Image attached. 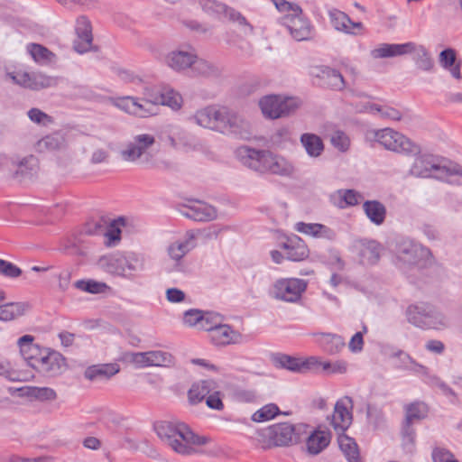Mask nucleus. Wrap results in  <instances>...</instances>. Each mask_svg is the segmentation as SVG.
Returning <instances> with one entry per match:
<instances>
[{"label": "nucleus", "instance_id": "nucleus-1", "mask_svg": "<svg viewBox=\"0 0 462 462\" xmlns=\"http://www.w3.org/2000/svg\"><path fill=\"white\" fill-rule=\"evenodd\" d=\"M192 119L198 125L223 134H241L248 128V122L238 113L218 105L198 109Z\"/></svg>", "mask_w": 462, "mask_h": 462}, {"label": "nucleus", "instance_id": "nucleus-2", "mask_svg": "<svg viewBox=\"0 0 462 462\" xmlns=\"http://www.w3.org/2000/svg\"><path fill=\"white\" fill-rule=\"evenodd\" d=\"M33 341L32 335H24L17 341L20 353L28 365L47 376L60 374L66 365L65 358L56 351L41 349Z\"/></svg>", "mask_w": 462, "mask_h": 462}, {"label": "nucleus", "instance_id": "nucleus-3", "mask_svg": "<svg viewBox=\"0 0 462 462\" xmlns=\"http://www.w3.org/2000/svg\"><path fill=\"white\" fill-rule=\"evenodd\" d=\"M308 425L279 422L272 424L256 432V439L263 449L288 448L301 441L303 433H307Z\"/></svg>", "mask_w": 462, "mask_h": 462}, {"label": "nucleus", "instance_id": "nucleus-4", "mask_svg": "<svg viewBox=\"0 0 462 462\" xmlns=\"http://www.w3.org/2000/svg\"><path fill=\"white\" fill-rule=\"evenodd\" d=\"M154 429L162 441L181 455H189L194 450L189 444H205L204 438L196 436L184 423L160 421Z\"/></svg>", "mask_w": 462, "mask_h": 462}, {"label": "nucleus", "instance_id": "nucleus-5", "mask_svg": "<svg viewBox=\"0 0 462 462\" xmlns=\"http://www.w3.org/2000/svg\"><path fill=\"white\" fill-rule=\"evenodd\" d=\"M370 134L374 141L387 151L408 157L416 155L420 151L419 144L393 128L385 127L373 130Z\"/></svg>", "mask_w": 462, "mask_h": 462}, {"label": "nucleus", "instance_id": "nucleus-6", "mask_svg": "<svg viewBox=\"0 0 462 462\" xmlns=\"http://www.w3.org/2000/svg\"><path fill=\"white\" fill-rule=\"evenodd\" d=\"M408 321L421 329H442L448 327L447 317L433 305L420 302L410 305L406 310Z\"/></svg>", "mask_w": 462, "mask_h": 462}, {"label": "nucleus", "instance_id": "nucleus-7", "mask_svg": "<svg viewBox=\"0 0 462 462\" xmlns=\"http://www.w3.org/2000/svg\"><path fill=\"white\" fill-rule=\"evenodd\" d=\"M199 5L208 15L220 19L222 16L236 23L244 36L254 33V27L246 18L238 11L217 0H197Z\"/></svg>", "mask_w": 462, "mask_h": 462}, {"label": "nucleus", "instance_id": "nucleus-8", "mask_svg": "<svg viewBox=\"0 0 462 462\" xmlns=\"http://www.w3.org/2000/svg\"><path fill=\"white\" fill-rule=\"evenodd\" d=\"M414 160L409 169V174L415 178H435L441 180L446 164L441 160L430 153L413 155Z\"/></svg>", "mask_w": 462, "mask_h": 462}, {"label": "nucleus", "instance_id": "nucleus-9", "mask_svg": "<svg viewBox=\"0 0 462 462\" xmlns=\"http://www.w3.org/2000/svg\"><path fill=\"white\" fill-rule=\"evenodd\" d=\"M155 143V137L150 134H140L133 137L121 150V158L127 162H148L150 149Z\"/></svg>", "mask_w": 462, "mask_h": 462}, {"label": "nucleus", "instance_id": "nucleus-10", "mask_svg": "<svg viewBox=\"0 0 462 462\" xmlns=\"http://www.w3.org/2000/svg\"><path fill=\"white\" fill-rule=\"evenodd\" d=\"M6 76L12 79L14 84L35 91L53 88L57 86L59 82L57 77L49 76L42 72L30 73L23 69L7 72Z\"/></svg>", "mask_w": 462, "mask_h": 462}, {"label": "nucleus", "instance_id": "nucleus-11", "mask_svg": "<svg viewBox=\"0 0 462 462\" xmlns=\"http://www.w3.org/2000/svg\"><path fill=\"white\" fill-rule=\"evenodd\" d=\"M259 106L265 117L276 119L293 113L298 108L299 103L292 97L269 95L260 99Z\"/></svg>", "mask_w": 462, "mask_h": 462}, {"label": "nucleus", "instance_id": "nucleus-12", "mask_svg": "<svg viewBox=\"0 0 462 462\" xmlns=\"http://www.w3.org/2000/svg\"><path fill=\"white\" fill-rule=\"evenodd\" d=\"M124 360L134 364L138 368L170 366L174 363V357L171 354L161 350L125 353Z\"/></svg>", "mask_w": 462, "mask_h": 462}, {"label": "nucleus", "instance_id": "nucleus-13", "mask_svg": "<svg viewBox=\"0 0 462 462\" xmlns=\"http://www.w3.org/2000/svg\"><path fill=\"white\" fill-rule=\"evenodd\" d=\"M281 23L296 41H309L312 37L313 26L302 10L300 14H284L281 18Z\"/></svg>", "mask_w": 462, "mask_h": 462}, {"label": "nucleus", "instance_id": "nucleus-14", "mask_svg": "<svg viewBox=\"0 0 462 462\" xmlns=\"http://www.w3.org/2000/svg\"><path fill=\"white\" fill-rule=\"evenodd\" d=\"M307 289V282L298 278H282L275 282L273 293L276 299L296 302Z\"/></svg>", "mask_w": 462, "mask_h": 462}, {"label": "nucleus", "instance_id": "nucleus-15", "mask_svg": "<svg viewBox=\"0 0 462 462\" xmlns=\"http://www.w3.org/2000/svg\"><path fill=\"white\" fill-rule=\"evenodd\" d=\"M431 257L429 248L411 241L402 242L398 248V258L404 263L422 266Z\"/></svg>", "mask_w": 462, "mask_h": 462}, {"label": "nucleus", "instance_id": "nucleus-16", "mask_svg": "<svg viewBox=\"0 0 462 462\" xmlns=\"http://www.w3.org/2000/svg\"><path fill=\"white\" fill-rule=\"evenodd\" d=\"M196 50L188 45L168 52L165 55L164 61L172 70L181 72L191 68L192 63L196 61Z\"/></svg>", "mask_w": 462, "mask_h": 462}, {"label": "nucleus", "instance_id": "nucleus-17", "mask_svg": "<svg viewBox=\"0 0 462 462\" xmlns=\"http://www.w3.org/2000/svg\"><path fill=\"white\" fill-rule=\"evenodd\" d=\"M75 33L77 38L73 42V49L79 54L90 51L93 42L92 24L89 18L81 14L75 21Z\"/></svg>", "mask_w": 462, "mask_h": 462}, {"label": "nucleus", "instance_id": "nucleus-18", "mask_svg": "<svg viewBox=\"0 0 462 462\" xmlns=\"http://www.w3.org/2000/svg\"><path fill=\"white\" fill-rule=\"evenodd\" d=\"M329 23L337 31L349 35L362 34L364 25L360 22H353L343 11L337 8H330L328 11Z\"/></svg>", "mask_w": 462, "mask_h": 462}, {"label": "nucleus", "instance_id": "nucleus-19", "mask_svg": "<svg viewBox=\"0 0 462 462\" xmlns=\"http://www.w3.org/2000/svg\"><path fill=\"white\" fill-rule=\"evenodd\" d=\"M210 342L217 347L239 345L245 342V336L228 324L220 323L211 331Z\"/></svg>", "mask_w": 462, "mask_h": 462}, {"label": "nucleus", "instance_id": "nucleus-20", "mask_svg": "<svg viewBox=\"0 0 462 462\" xmlns=\"http://www.w3.org/2000/svg\"><path fill=\"white\" fill-rule=\"evenodd\" d=\"M273 360L275 366L285 368L292 372L314 370L319 364V359L316 356L299 358L284 354H278L274 356Z\"/></svg>", "mask_w": 462, "mask_h": 462}, {"label": "nucleus", "instance_id": "nucleus-21", "mask_svg": "<svg viewBox=\"0 0 462 462\" xmlns=\"http://www.w3.org/2000/svg\"><path fill=\"white\" fill-rule=\"evenodd\" d=\"M348 406L352 407V401L348 397L337 401L335 404L331 425L337 434L345 433L352 423V412Z\"/></svg>", "mask_w": 462, "mask_h": 462}, {"label": "nucleus", "instance_id": "nucleus-22", "mask_svg": "<svg viewBox=\"0 0 462 462\" xmlns=\"http://www.w3.org/2000/svg\"><path fill=\"white\" fill-rule=\"evenodd\" d=\"M310 75L320 80L319 84L335 90L345 88V80L342 74L337 69L327 66H313L310 69Z\"/></svg>", "mask_w": 462, "mask_h": 462}, {"label": "nucleus", "instance_id": "nucleus-23", "mask_svg": "<svg viewBox=\"0 0 462 462\" xmlns=\"http://www.w3.org/2000/svg\"><path fill=\"white\" fill-rule=\"evenodd\" d=\"M120 366L116 363L93 365L86 368L84 376L91 382L106 381L119 373Z\"/></svg>", "mask_w": 462, "mask_h": 462}, {"label": "nucleus", "instance_id": "nucleus-24", "mask_svg": "<svg viewBox=\"0 0 462 462\" xmlns=\"http://www.w3.org/2000/svg\"><path fill=\"white\" fill-rule=\"evenodd\" d=\"M219 388L217 383L213 379L199 380L192 383L188 391V400L192 405L201 402L211 392Z\"/></svg>", "mask_w": 462, "mask_h": 462}, {"label": "nucleus", "instance_id": "nucleus-25", "mask_svg": "<svg viewBox=\"0 0 462 462\" xmlns=\"http://www.w3.org/2000/svg\"><path fill=\"white\" fill-rule=\"evenodd\" d=\"M282 248L286 251V258L290 261L300 262L309 256L308 246L298 236L288 237L287 241L282 245Z\"/></svg>", "mask_w": 462, "mask_h": 462}, {"label": "nucleus", "instance_id": "nucleus-26", "mask_svg": "<svg viewBox=\"0 0 462 462\" xmlns=\"http://www.w3.org/2000/svg\"><path fill=\"white\" fill-rule=\"evenodd\" d=\"M183 215L195 221H210L216 218L217 210L207 203L195 201L186 207Z\"/></svg>", "mask_w": 462, "mask_h": 462}, {"label": "nucleus", "instance_id": "nucleus-27", "mask_svg": "<svg viewBox=\"0 0 462 462\" xmlns=\"http://www.w3.org/2000/svg\"><path fill=\"white\" fill-rule=\"evenodd\" d=\"M196 247L195 233L189 230L186 233L184 241H176L171 243L167 249L168 255L171 259L179 262L180 261L190 250Z\"/></svg>", "mask_w": 462, "mask_h": 462}, {"label": "nucleus", "instance_id": "nucleus-28", "mask_svg": "<svg viewBox=\"0 0 462 462\" xmlns=\"http://www.w3.org/2000/svg\"><path fill=\"white\" fill-rule=\"evenodd\" d=\"M164 140L174 149H190L194 147L192 136L180 126H171L168 130Z\"/></svg>", "mask_w": 462, "mask_h": 462}, {"label": "nucleus", "instance_id": "nucleus-29", "mask_svg": "<svg viewBox=\"0 0 462 462\" xmlns=\"http://www.w3.org/2000/svg\"><path fill=\"white\" fill-rule=\"evenodd\" d=\"M407 54H413V60L417 68L423 71H431L434 67V61L428 50L421 44L409 42Z\"/></svg>", "mask_w": 462, "mask_h": 462}, {"label": "nucleus", "instance_id": "nucleus-30", "mask_svg": "<svg viewBox=\"0 0 462 462\" xmlns=\"http://www.w3.org/2000/svg\"><path fill=\"white\" fill-rule=\"evenodd\" d=\"M358 254L363 264H374L380 258L381 245L374 240H360L357 244Z\"/></svg>", "mask_w": 462, "mask_h": 462}, {"label": "nucleus", "instance_id": "nucleus-31", "mask_svg": "<svg viewBox=\"0 0 462 462\" xmlns=\"http://www.w3.org/2000/svg\"><path fill=\"white\" fill-rule=\"evenodd\" d=\"M67 145L64 135L60 132H54L40 139L35 144L37 152H53L63 150Z\"/></svg>", "mask_w": 462, "mask_h": 462}, {"label": "nucleus", "instance_id": "nucleus-32", "mask_svg": "<svg viewBox=\"0 0 462 462\" xmlns=\"http://www.w3.org/2000/svg\"><path fill=\"white\" fill-rule=\"evenodd\" d=\"M295 229L300 233L317 238L333 240L336 237V233L333 229L319 223L298 222L295 225Z\"/></svg>", "mask_w": 462, "mask_h": 462}, {"label": "nucleus", "instance_id": "nucleus-33", "mask_svg": "<svg viewBox=\"0 0 462 462\" xmlns=\"http://www.w3.org/2000/svg\"><path fill=\"white\" fill-rule=\"evenodd\" d=\"M330 442V434L324 430H314L306 439V450L310 455H318Z\"/></svg>", "mask_w": 462, "mask_h": 462}, {"label": "nucleus", "instance_id": "nucleus-34", "mask_svg": "<svg viewBox=\"0 0 462 462\" xmlns=\"http://www.w3.org/2000/svg\"><path fill=\"white\" fill-rule=\"evenodd\" d=\"M410 48L409 42L405 43H382L377 48L371 51V56L374 59H384L407 54Z\"/></svg>", "mask_w": 462, "mask_h": 462}, {"label": "nucleus", "instance_id": "nucleus-35", "mask_svg": "<svg viewBox=\"0 0 462 462\" xmlns=\"http://www.w3.org/2000/svg\"><path fill=\"white\" fill-rule=\"evenodd\" d=\"M39 171V162L33 155L23 158L17 163V169L14 177L19 180L32 179Z\"/></svg>", "mask_w": 462, "mask_h": 462}, {"label": "nucleus", "instance_id": "nucleus-36", "mask_svg": "<svg viewBox=\"0 0 462 462\" xmlns=\"http://www.w3.org/2000/svg\"><path fill=\"white\" fill-rule=\"evenodd\" d=\"M363 209L367 218L375 226H381L386 217V208L378 200H366Z\"/></svg>", "mask_w": 462, "mask_h": 462}, {"label": "nucleus", "instance_id": "nucleus-37", "mask_svg": "<svg viewBox=\"0 0 462 462\" xmlns=\"http://www.w3.org/2000/svg\"><path fill=\"white\" fill-rule=\"evenodd\" d=\"M361 199V194L354 189H338L331 195L332 203L339 208L356 206Z\"/></svg>", "mask_w": 462, "mask_h": 462}, {"label": "nucleus", "instance_id": "nucleus-38", "mask_svg": "<svg viewBox=\"0 0 462 462\" xmlns=\"http://www.w3.org/2000/svg\"><path fill=\"white\" fill-rule=\"evenodd\" d=\"M26 50L32 59L40 65H49L57 60L54 52L39 43H29Z\"/></svg>", "mask_w": 462, "mask_h": 462}, {"label": "nucleus", "instance_id": "nucleus-39", "mask_svg": "<svg viewBox=\"0 0 462 462\" xmlns=\"http://www.w3.org/2000/svg\"><path fill=\"white\" fill-rule=\"evenodd\" d=\"M97 264L101 270L116 276H125L122 254H108L99 258Z\"/></svg>", "mask_w": 462, "mask_h": 462}, {"label": "nucleus", "instance_id": "nucleus-40", "mask_svg": "<svg viewBox=\"0 0 462 462\" xmlns=\"http://www.w3.org/2000/svg\"><path fill=\"white\" fill-rule=\"evenodd\" d=\"M300 143L310 157H319L324 151V143L321 138L315 134L305 133L301 134Z\"/></svg>", "mask_w": 462, "mask_h": 462}, {"label": "nucleus", "instance_id": "nucleus-41", "mask_svg": "<svg viewBox=\"0 0 462 462\" xmlns=\"http://www.w3.org/2000/svg\"><path fill=\"white\" fill-rule=\"evenodd\" d=\"M29 305L24 302H11L0 305V320L10 321L23 316Z\"/></svg>", "mask_w": 462, "mask_h": 462}, {"label": "nucleus", "instance_id": "nucleus-42", "mask_svg": "<svg viewBox=\"0 0 462 462\" xmlns=\"http://www.w3.org/2000/svg\"><path fill=\"white\" fill-rule=\"evenodd\" d=\"M338 445L348 462H358L359 451L357 444L354 439L346 436L345 433L338 434Z\"/></svg>", "mask_w": 462, "mask_h": 462}, {"label": "nucleus", "instance_id": "nucleus-43", "mask_svg": "<svg viewBox=\"0 0 462 462\" xmlns=\"http://www.w3.org/2000/svg\"><path fill=\"white\" fill-rule=\"evenodd\" d=\"M262 152L248 146H242L237 149L236 155L241 162L248 168L253 170L262 169L259 162H257V158L260 157Z\"/></svg>", "mask_w": 462, "mask_h": 462}, {"label": "nucleus", "instance_id": "nucleus-44", "mask_svg": "<svg viewBox=\"0 0 462 462\" xmlns=\"http://www.w3.org/2000/svg\"><path fill=\"white\" fill-rule=\"evenodd\" d=\"M162 103L160 106H167L174 111L180 110L183 104L181 95L169 86L161 88Z\"/></svg>", "mask_w": 462, "mask_h": 462}, {"label": "nucleus", "instance_id": "nucleus-45", "mask_svg": "<svg viewBox=\"0 0 462 462\" xmlns=\"http://www.w3.org/2000/svg\"><path fill=\"white\" fill-rule=\"evenodd\" d=\"M292 171L293 167L287 160L271 152L267 172L278 175H290Z\"/></svg>", "mask_w": 462, "mask_h": 462}, {"label": "nucleus", "instance_id": "nucleus-46", "mask_svg": "<svg viewBox=\"0 0 462 462\" xmlns=\"http://www.w3.org/2000/svg\"><path fill=\"white\" fill-rule=\"evenodd\" d=\"M278 414H283V415L288 416L291 414V412L290 411L282 412L276 404L268 403V404L263 406L262 408H260L259 410H257L252 415V420L255 422H263V421H267V420H270L275 418V416H277Z\"/></svg>", "mask_w": 462, "mask_h": 462}, {"label": "nucleus", "instance_id": "nucleus-47", "mask_svg": "<svg viewBox=\"0 0 462 462\" xmlns=\"http://www.w3.org/2000/svg\"><path fill=\"white\" fill-rule=\"evenodd\" d=\"M406 411V426L410 427L411 423L415 420H422L428 414V407L424 402H415L405 408Z\"/></svg>", "mask_w": 462, "mask_h": 462}, {"label": "nucleus", "instance_id": "nucleus-48", "mask_svg": "<svg viewBox=\"0 0 462 462\" xmlns=\"http://www.w3.org/2000/svg\"><path fill=\"white\" fill-rule=\"evenodd\" d=\"M122 263L125 270V276L134 272L142 271L144 266L143 258L134 253L122 254Z\"/></svg>", "mask_w": 462, "mask_h": 462}, {"label": "nucleus", "instance_id": "nucleus-49", "mask_svg": "<svg viewBox=\"0 0 462 462\" xmlns=\"http://www.w3.org/2000/svg\"><path fill=\"white\" fill-rule=\"evenodd\" d=\"M57 4L61 6L73 9L79 7L87 11L100 10L102 4L100 0H54Z\"/></svg>", "mask_w": 462, "mask_h": 462}, {"label": "nucleus", "instance_id": "nucleus-50", "mask_svg": "<svg viewBox=\"0 0 462 462\" xmlns=\"http://www.w3.org/2000/svg\"><path fill=\"white\" fill-rule=\"evenodd\" d=\"M440 180L452 185H462V167L453 163L446 164Z\"/></svg>", "mask_w": 462, "mask_h": 462}, {"label": "nucleus", "instance_id": "nucleus-51", "mask_svg": "<svg viewBox=\"0 0 462 462\" xmlns=\"http://www.w3.org/2000/svg\"><path fill=\"white\" fill-rule=\"evenodd\" d=\"M192 72L197 76L209 77L217 73V69L215 65L203 59L196 58V61L191 66Z\"/></svg>", "mask_w": 462, "mask_h": 462}, {"label": "nucleus", "instance_id": "nucleus-52", "mask_svg": "<svg viewBox=\"0 0 462 462\" xmlns=\"http://www.w3.org/2000/svg\"><path fill=\"white\" fill-rule=\"evenodd\" d=\"M221 322L222 318L219 314L203 312L199 329L207 331L209 337L211 335V331Z\"/></svg>", "mask_w": 462, "mask_h": 462}, {"label": "nucleus", "instance_id": "nucleus-53", "mask_svg": "<svg viewBox=\"0 0 462 462\" xmlns=\"http://www.w3.org/2000/svg\"><path fill=\"white\" fill-rule=\"evenodd\" d=\"M330 143L334 148L342 152L348 151L350 147V138L341 130H337L331 134Z\"/></svg>", "mask_w": 462, "mask_h": 462}, {"label": "nucleus", "instance_id": "nucleus-54", "mask_svg": "<svg viewBox=\"0 0 462 462\" xmlns=\"http://www.w3.org/2000/svg\"><path fill=\"white\" fill-rule=\"evenodd\" d=\"M323 344L324 349L329 354L338 353L346 345L343 337L337 335H327Z\"/></svg>", "mask_w": 462, "mask_h": 462}, {"label": "nucleus", "instance_id": "nucleus-55", "mask_svg": "<svg viewBox=\"0 0 462 462\" xmlns=\"http://www.w3.org/2000/svg\"><path fill=\"white\" fill-rule=\"evenodd\" d=\"M319 368L330 374H345L347 370V363L344 360H337L333 363L319 360V364L313 371H318Z\"/></svg>", "mask_w": 462, "mask_h": 462}, {"label": "nucleus", "instance_id": "nucleus-56", "mask_svg": "<svg viewBox=\"0 0 462 462\" xmlns=\"http://www.w3.org/2000/svg\"><path fill=\"white\" fill-rule=\"evenodd\" d=\"M124 225V219L119 218L117 220H114L110 225H106V231L103 234V236L108 239V245H111L114 242L120 240V226Z\"/></svg>", "mask_w": 462, "mask_h": 462}, {"label": "nucleus", "instance_id": "nucleus-57", "mask_svg": "<svg viewBox=\"0 0 462 462\" xmlns=\"http://www.w3.org/2000/svg\"><path fill=\"white\" fill-rule=\"evenodd\" d=\"M29 119L38 125H49L53 123V118L39 108H31L28 113Z\"/></svg>", "mask_w": 462, "mask_h": 462}, {"label": "nucleus", "instance_id": "nucleus-58", "mask_svg": "<svg viewBox=\"0 0 462 462\" xmlns=\"http://www.w3.org/2000/svg\"><path fill=\"white\" fill-rule=\"evenodd\" d=\"M136 98L137 97L129 96L119 97L116 101V106L121 110H124L130 115L135 116L136 114H140L136 109Z\"/></svg>", "mask_w": 462, "mask_h": 462}, {"label": "nucleus", "instance_id": "nucleus-59", "mask_svg": "<svg viewBox=\"0 0 462 462\" xmlns=\"http://www.w3.org/2000/svg\"><path fill=\"white\" fill-rule=\"evenodd\" d=\"M273 3L277 10L281 13H284V14H300L302 10L299 5L286 0H273Z\"/></svg>", "mask_w": 462, "mask_h": 462}, {"label": "nucleus", "instance_id": "nucleus-60", "mask_svg": "<svg viewBox=\"0 0 462 462\" xmlns=\"http://www.w3.org/2000/svg\"><path fill=\"white\" fill-rule=\"evenodd\" d=\"M0 274L8 278H17L22 274V270L11 262L0 259Z\"/></svg>", "mask_w": 462, "mask_h": 462}, {"label": "nucleus", "instance_id": "nucleus-61", "mask_svg": "<svg viewBox=\"0 0 462 462\" xmlns=\"http://www.w3.org/2000/svg\"><path fill=\"white\" fill-rule=\"evenodd\" d=\"M433 462H459L448 449L435 448L431 453Z\"/></svg>", "mask_w": 462, "mask_h": 462}, {"label": "nucleus", "instance_id": "nucleus-62", "mask_svg": "<svg viewBox=\"0 0 462 462\" xmlns=\"http://www.w3.org/2000/svg\"><path fill=\"white\" fill-rule=\"evenodd\" d=\"M136 109L140 114H136V116L147 117L157 114L158 109L155 108L154 105L144 100V98H136Z\"/></svg>", "mask_w": 462, "mask_h": 462}, {"label": "nucleus", "instance_id": "nucleus-63", "mask_svg": "<svg viewBox=\"0 0 462 462\" xmlns=\"http://www.w3.org/2000/svg\"><path fill=\"white\" fill-rule=\"evenodd\" d=\"M106 231V223L102 220L90 221L86 224L83 229V234L88 236H103Z\"/></svg>", "mask_w": 462, "mask_h": 462}, {"label": "nucleus", "instance_id": "nucleus-64", "mask_svg": "<svg viewBox=\"0 0 462 462\" xmlns=\"http://www.w3.org/2000/svg\"><path fill=\"white\" fill-rule=\"evenodd\" d=\"M203 311L196 309L187 310L183 316V322L189 327H196L199 328Z\"/></svg>", "mask_w": 462, "mask_h": 462}]
</instances>
